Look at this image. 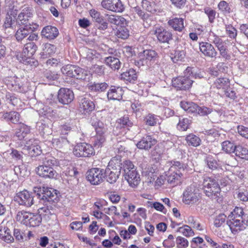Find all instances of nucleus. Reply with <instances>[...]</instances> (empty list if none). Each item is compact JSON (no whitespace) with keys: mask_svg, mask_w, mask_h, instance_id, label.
<instances>
[{"mask_svg":"<svg viewBox=\"0 0 248 248\" xmlns=\"http://www.w3.org/2000/svg\"><path fill=\"white\" fill-rule=\"evenodd\" d=\"M203 190L205 195L217 202L221 200L220 187L217 180L212 177L204 176L202 183Z\"/></svg>","mask_w":248,"mask_h":248,"instance_id":"obj_1","label":"nucleus"},{"mask_svg":"<svg viewBox=\"0 0 248 248\" xmlns=\"http://www.w3.org/2000/svg\"><path fill=\"white\" fill-rule=\"evenodd\" d=\"M186 168V166L183 163L179 161H173L166 174L168 183L173 186L179 184Z\"/></svg>","mask_w":248,"mask_h":248,"instance_id":"obj_2","label":"nucleus"},{"mask_svg":"<svg viewBox=\"0 0 248 248\" xmlns=\"http://www.w3.org/2000/svg\"><path fill=\"white\" fill-rule=\"evenodd\" d=\"M16 219L21 223L32 227L38 226L42 221V217L40 215L24 211L18 212Z\"/></svg>","mask_w":248,"mask_h":248,"instance_id":"obj_3","label":"nucleus"},{"mask_svg":"<svg viewBox=\"0 0 248 248\" xmlns=\"http://www.w3.org/2000/svg\"><path fill=\"white\" fill-rule=\"evenodd\" d=\"M92 125L94 127L96 133L95 144L101 146L106 140V136L108 134V126L99 121L94 123L93 122Z\"/></svg>","mask_w":248,"mask_h":248,"instance_id":"obj_4","label":"nucleus"},{"mask_svg":"<svg viewBox=\"0 0 248 248\" xmlns=\"http://www.w3.org/2000/svg\"><path fill=\"white\" fill-rule=\"evenodd\" d=\"M104 170L97 168H93L86 173V178L92 185H98L103 182L104 178Z\"/></svg>","mask_w":248,"mask_h":248,"instance_id":"obj_5","label":"nucleus"},{"mask_svg":"<svg viewBox=\"0 0 248 248\" xmlns=\"http://www.w3.org/2000/svg\"><path fill=\"white\" fill-rule=\"evenodd\" d=\"M94 153L93 147L86 143L78 144L73 150L74 154L77 157H90Z\"/></svg>","mask_w":248,"mask_h":248,"instance_id":"obj_6","label":"nucleus"},{"mask_svg":"<svg viewBox=\"0 0 248 248\" xmlns=\"http://www.w3.org/2000/svg\"><path fill=\"white\" fill-rule=\"evenodd\" d=\"M15 202L19 204L31 207L34 203L32 194L26 190L18 192L14 197Z\"/></svg>","mask_w":248,"mask_h":248,"instance_id":"obj_7","label":"nucleus"},{"mask_svg":"<svg viewBox=\"0 0 248 248\" xmlns=\"http://www.w3.org/2000/svg\"><path fill=\"white\" fill-rule=\"evenodd\" d=\"M154 34L160 43L169 44L173 39L172 32L167 30L162 26L155 27L154 30Z\"/></svg>","mask_w":248,"mask_h":248,"instance_id":"obj_8","label":"nucleus"},{"mask_svg":"<svg viewBox=\"0 0 248 248\" xmlns=\"http://www.w3.org/2000/svg\"><path fill=\"white\" fill-rule=\"evenodd\" d=\"M183 201L187 204H194L200 200L198 190L194 187L190 186L184 193Z\"/></svg>","mask_w":248,"mask_h":248,"instance_id":"obj_9","label":"nucleus"},{"mask_svg":"<svg viewBox=\"0 0 248 248\" xmlns=\"http://www.w3.org/2000/svg\"><path fill=\"white\" fill-rule=\"evenodd\" d=\"M193 81L187 77H179L172 80V86L177 90H186L191 86Z\"/></svg>","mask_w":248,"mask_h":248,"instance_id":"obj_10","label":"nucleus"},{"mask_svg":"<svg viewBox=\"0 0 248 248\" xmlns=\"http://www.w3.org/2000/svg\"><path fill=\"white\" fill-rule=\"evenodd\" d=\"M57 98L60 103L68 105L73 100L74 94L69 89L62 88L58 93Z\"/></svg>","mask_w":248,"mask_h":248,"instance_id":"obj_11","label":"nucleus"},{"mask_svg":"<svg viewBox=\"0 0 248 248\" xmlns=\"http://www.w3.org/2000/svg\"><path fill=\"white\" fill-rule=\"evenodd\" d=\"M101 5L108 10L115 12H122L124 9L120 0H103Z\"/></svg>","mask_w":248,"mask_h":248,"instance_id":"obj_12","label":"nucleus"},{"mask_svg":"<svg viewBox=\"0 0 248 248\" xmlns=\"http://www.w3.org/2000/svg\"><path fill=\"white\" fill-rule=\"evenodd\" d=\"M200 52L205 57L209 58H216L217 52L214 46L207 42H201L199 43Z\"/></svg>","mask_w":248,"mask_h":248,"instance_id":"obj_13","label":"nucleus"},{"mask_svg":"<svg viewBox=\"0 0 248 248\" xmlns=\"http://www.w3.org/2000/svg\"><path fill=\"white\" fill-rule=\"evenodd\" d=\"M37 49V46L33 42L25 44L20 56L22 60L27 61L28 59L31 58L35 54Z\"/></svg>","mask_w":248,"mask_h":248,"instance_id":"obj_14","label":"nucleus"},{"mask_svg":"<svg viewBox=\"0 0 248 248\" xmlns=\"http://www.w3.org/2000/svg\"><path fill=\"white\" fill-rule=\"evenodd\" d=\"M39 140L32 138L27 140L25 146L31 155H37L41 153L40 146L38 144Z\"/></svg>","mask_w":248,"mask_h":248,"instance_id":"obj_15","label":"nucleus"},{"mask_svg":"<svg viewBox=\"0 0 248 248\" xmlns=\"http://www.w3.org/2000/svg\"><path fill=\"white\" fill-rule=\"evenodd\" d=\"M156 143V140L155 139L151 136H146L143 137L136 145L139 149L148 150Z\"/></svg>","mask_w":248,"mask_h":248,"instance_id":"obj_16","label":"nucleus"},{"mask_svg":"<svg viewBox=\"0 0 248 248\" xmlns=\"http://www.w3.org/2000/svg\"><path fill=\"white\" fill-rule=\"evenodd\" d=\"M94 104L89 98L83 97L79 100V110L82 113H87L93 111L94 108Z\"/></svg>","mask_w":248,"mask_h":248,"instance_id":"obj_17","label":"nucleus"},{"mask_svg":"<svg viewBox=\"0 0 248 248\" xmlns=\"http://www.w3.org/2000/svg\"><path fill=\"white\" fill-rule=\"evenodd\" d=\"M36 172L40 176L44 178H53L56 175V172L52 167L40 165L36 168Z\"/></svg>","mask_w":248,"mask_h":248,"instance_id":"obj_18","label":"nucleus"},{"mask_svg":"<svg viewBox=\"0 0 248 248\" xmlns=\"http://www.w3.org/2000/svg\"><path fill=\"white\" fill-rule=\"evenodd\" d=\"M168 25L174 31L182 32L185 29L184 19L181 17H174L168 20Z\"/></svg>","mask_w":248,"mask_h":248,"instance_id":"obj_19","label":"nucleus"},{"mask_svg":"<svg viewBox=\"0 0 248 248\" xmlns=\"http://www.w3.org/2000/svg\"><path fill=\"white\" fill-rule=\"evenodd\" d=\"M158 57L156 52L152 49H146L139 54L140 61L143 62L155 61Z\"/></svg>","mask_w":248,"mask_h":248,"instance_id":"obj_20","label":"nucleus"},{"mask_svg":"<svg viewBox=\"0 0 248 248\" xmlns=\"http://www.w3.org/2000/svg\"><path fill=\"white\" fill-rule=\"evenodd\" d=\"M124 178L132 187L137 186L140 182V176L136 170H133L131 172L124 174Z\"/></svg>","mask_w":248,"mask_h":248,"instance_id":"obj_21","label":"nucleus"},{"mask_svg":"<svg viewBox=\"0 0 248 248\" xmlns=\"http://www.w3.org/2000/svg\"><path fill=\"white\" fill-rule=\"evenodd\" d=\"M41 34L43 36L49 40H53L56 38L59 35V31L54 26H47L43 29Z\"/></svg>","mask_w":248,"mask_h":248,"instance_id":"obj_22","label":"nucleus"},{"mask_svg":"<svg viewBox=\"0 0 248 248\" xmlns=\"http://www.w3.org/2000/svg\"><path fill=\"white\" fill-rule=\"evenodd\" d=\"M32 16L31 9L30 7L24 8L21 13L18 15L17 22L19 25H27L29 21V18Z\"/></svg>","mask_w":248,"mask_h":248,"instance_id":"obj_23","label":"nucleus"},{"mask_svg":"<svg viewBox=\"0 0 248 248\" xmlns=\"http://www.w3.org/2000/svg\"><path fill=\"white\" fill-rule=\"evenodd\" d=\"M41 200L50 203L58 201V195L56 191L53 188L46 187Z\"/></svg>","mask_w":248,"mask_h":248,"instance_id":"obj_24","label":"nucleus"},{"mask_svg":"<svg viewBox=\"0 0 248 248\" xmlns=\"http://www.w3.org/2000/svg\"><path fill=\"white\" fill-rule=\"evenodd\" d=\"M30 127L23 123H20L16 128V136L19 140H23L30 133Z\"/></svg>","mask_w":248,"mask_h":248,"instance_id":"obj_25","label":"nucleus"},{"mask_svg":"<svg viewBox=\"0 0 248 248\" xmlns=\"http://www.w3.org/2000/svg\"><path fill=\"white\" fill-rule=\"evenodd\" d=\"M227 221V224L230 227L232 231L238 230H241V227L243 225L242 220L243 219L238 218H235L232 216H229Z\"/></svg>","mask_w":248,"mask_h":248,"instance_id":"obj_26","label":"nucleus"},{"mask_svg":"<svg viewBox=\"0 0 248 248\" xmlns=\"http://www.w3.org/2000/svg\"><path fill=\"white\" fill-rule=\"evenodd\" d=\"M142 173L143 175L147 176L148 178H150V181H151L152 179L154 180V177L156 176L158 170L155 166L145 165L142 164L141 165Z\"/></svg>","mask_w":248,"mask_h":248,"instance_id":"obj_27","label":"nucleus"},{"mask_svg":"<svg viewBox=\"0 0 248 248\" xmlns=\"http://www.w3.org/2000/svg\"><path fill=\"white\" fill-rule=\"evenodd\" d=\"M37 111L41 117H44L48 119L53 118L55 114L52 108L43 104L40 105V108Z\"/></svg>","mask_w":248,"mask_h":248,"instance_id":"obj_28","label":"nucleus"},{"mask_svg":"<svg viewBox=\"0 0 248 248\" xmlns=\"http://www.w3.org/2000/svg\"><path fill=\"white\" fill-rule=\"evenodd\" d=\"M123 91L121 88L111 87L108 92L107 96L108 99L120 100L122 99Z\"/></svg>","mask_w":248,"mask_h":248,"instance_id":"obj_29","label":"nucleus"},{"mask_svg":"<svg viewBox=\"0 0 248 248\" xmlns=\"http://www.w3.org/2000/svg\"><path fill=\"white\" fill-rule=\"evenodd\" d=\"M107 19L109 23L118 26H124L126 25V20L122 16L107 15Z\"/></svg>","mask_w":248,"mask_h":248,"instance_id":"obj_30","label":"nucleus"},{"mask_svg":"<svg viewBox=\"0 0 248 248\" xmlns=\"http://www.w3.org/2000/svg\"><path fill=\"white\" fill-rule=\"evenodd\" d=\"M122 79L128 82H134L137 78L136 71L133 69H130L126 72H124L121 75Z\"/></svg>","mask_w":248,"mask_h":248,"instance_id":"obj_31","label":"nucleus"},{"mask_svg":"<svg viewBox=\"0 0 248 248\" xmlns=\"http://www.w3.org/2000/svg\"><path fill=\"white\" fill-rule=\"evenodd\" d=\"M56 47L54 45L46 43L44 45L43 51L41 53V57L43 59L47 58L55 52Z\"/></svg>","mask_w":248,"mask_h":248,"instance_id":"obj_32","label":"nucleus"},{"mask_svg":"<svg viewBox=\"0 0 248 248\" xmlns=\"http://www.w3.org/2000/svg\"><path fill=\"white\" fill-rule=\"evenodd\" d=\"M214 85L217 89H221L223 92L224 90L229 89L230 81L226 78H219L214 81Z\"/></svg>","mask_w":248,"mask_h":248,"instance_id":"obj_33","label":"nucleus"},{"mask_svg":"<svg viewBox=\"0 0 248 248\" xmlns=\"http://www.w3.org/2000/svg\"><path fill=\"white\" fill-rule=\"evenodd\" d=\"M52 144L56 148L62 149L67 147L69 141L66 139L62 137L55 138L52 139Z\"/></svg>","mask_w":248,"mask_h":248,"instance_id":"obj_34","label":"nucleus"},{"mask_svg":"<svg viewBox=\"0 0 248 248\" xmlns=\"http://www.w3.org/2000/svg\"><path fill=\"white\" fill-rule=\"evenodd\" d=\"M0 238L7 243H11L14 240L10 230L6 227L0 229Z\"/></svg>","mask_w":248,"mask_h":248,"instance_id":"obj_35","label":"nucleus"},{"mask_svg":"<svg viewBox=\"0 0 248 248\" xmlns=\"http://www.w3.org/2000/svg\"><path fill=\"white\" fill-rule=\"evenodd\" d=\"M233 153L240 158L248 160V150L241 145L236 146Z\"/></svg>","mask_w":248,"mask_h":248,"instance_id":"obj_36","label":"nucleus"},{"mask_svg":"<svg viewBox=\"0 0 248 248\" xmlns=\"http://www.w3.org/2000/svg\"><path fill=\"white\" fill-rule=\"evenodd\" d=\"M29 34H30L28 26L25 25L24 27L20 28L17 30L15 34V37L18 41H21Z\"/></svg>","mask_w":248,"mask_h":248,"instance_id":"obj_37","label":"nucleus"},{"mask_svg":"<svg viewBox=\"0 0 248 248\" xmlns=\"http://www.w3.org/2000/svg\"><path fill=\"white\" fill-rule=\"evenodd\" d=\"M186 140L188 145L197 147L200 145L201 139L198 136L190 134L186 137Z\"/></svg>","mask_w":248,"mask_h":248,"instance_id":"obj_38","label":"nucleus"},{"mask_svg":"<svg viewBox=\"0 0 248 248\" xmlns=\"http://www.w3.org/2000/svg\"><path fill=\"white\" fill-rule=\"evenodd\" d=\"M222 150L227 154L233 153L236 145L229 140L223 141L221 144Z\"/></svg>","mask_w":248,"mask_h":248,"instance_id":"obj_39","label":"nucleus"},{"mask_svg":"<svg viewBox=\"0 0 248 248\" xmlns=\"http://www.w3.org/2000/svg\"><path fill=\"white\" fill-rule=\"evenodd\" d=\"M190 124L191 121L188 119L186 118H180L177 128L180 131H186L189 128Z\"/></svg>","mask_w":248,"mask_h":248,"instance_id":"obj_40","label":"nucleus"},{"mask_svg":"<svg viewBox=\"0 0 248 248\" xmlns=\"http://www.w3.org/2000/svg\"><path fill=\"white\" fill-rule=\"evenodd\" d=\"M219 52V54L221 56L224 58L226 60H233V58L234 57V55L233 54H231L228 53V50L227 49V46L226 44L220 46L218 48H217Z\"/></svg>","mask_w":248,"mask_h":248,"instance_id":"obj_41","label":"nucleus"},{"mask_svg":"<svg viewBox=\"0 0 248 248\" xmlns=\"http://www.w3.org/2000/svg\"><path fill=\"white\" fill-rule=\"evenodd\" d=\"M115 35L119 38L126 39L129 36V31L125 26H121L117 30Z\"/></svg>","mask_w":248,"mask_h":248,"instance_id":"obj_42","label":"nucleus"},{"mask_svg":"<svg viewBox=\"0 0 248 248\" xmlns=\"http://www.w3.org/2000/svg\"><path fill=\"white\" fill-rule=\"evenodd\" d=\"M204 161L209 169L212 170L217 169L219 166V165L217 161L215 159H214L212 156H207L205 159Z\"/></svg>","mask_w":248,"mask_h":248,"instance_id":"obj_43","label":"nucleus"},{"mask_svg":"<svg viewBox=\"0 0 248 248\" xmlns=\"http://www.w3.org/2000/svg\"><path fill=\"white\" fill-rule=\"evenodd\" d=\"M108 86V84L105 82L101 83H94L89 85V89L94 92H103L107 88Z\"/></svg>","mask_w":248,"mask_h":248,"instance_id":"obj_44","label":"nucleus"},{"mask_svg":"<svg viewBox=\"0 0 248 248\" xmlns=\"http://www.w3.org/2000/svg\"><path fill=\"white\" fill-rule=\"evenodd\" d=\"M217 7L219 10L224 14H229L231 11L229 4L225 0L220 1L218 4Z\"/></svg>","mask_w":248,"mask_h":248,"instance_id":"obj_45","label":"nucleus"},{"mask_svg":"<svg viewBox=\"0 0 248 248\" xmlns=\"http://www.w3.org/2000/svg\"><path fill=\"white\" fill-rule=\"evenodd\" d=\"M108 167L115 168V169L121 170V160L119 157H113L109 162Z\"/></svg>","mask_w":248,"mask_h":248,"instance_id":"obj_46","label":"nucleus"},{"mask_svg":"<svg viewBox=\"0 0 248 248\" xmlns=\"http://www.w3.org/2000/svg\"><path fill=\"white\" fill-rule=\"evenodd\" d=\"M89 14L96 22L101 23L104 20V17L101 15L100 13L94 9H91L89 11Z\"/></svg>","mask_w":248,"mask_h":248,"instance_id":"obj_47","label":"nucleus"},{"mask_svg":"<svg viewBox=\"0 0 248 248\" xmlns=\"http://www.w3.org/2000/svg\"><path fill=\"white\" fill-rule=\"evenodd\" d=\"M178 232L182 233L186 237L192 236L194 233L191 228L188 225H184L182 227H179L177 230Z\"/></svg>","mask_w":248,"mask_h":248,"instance_id":"obj_48","label":"nucleus"},{"mask_svg":"<svg viewBox=\"0 0 248 248\" xmlns=\"http://www.w3.org/2000/svg\"><path fill=\"white\" fill-rule=\"evenodd\" d=\"M58 165V161L52 156H48L45 157L43 161V164L44 166L47 167H53Z\"/></svg>","mask_w":248,"mask_h":248,"instance_id":"obj_49","label":"nucleus"},{"mask_svg":"<svg viewBox=\"0 0 248 248\" xmlns=\"http://www.w3.org/2000/svg\"><path fill=\"white\" fill-rule=\"evenodd\" d=\"M186 56L184 51H175L171 57V59L173 62H178L179 61H183Z\"/></svg>","mask_w":248,"mask_h":248,"instance_id":"obj_50","label":"nucleus"},{"mask_svg":"<svg viewBox=\"0 0 248 248\" xmlns=\"http://www.w3.org/2000/svg\"><path fill=\"white\" fill-rule=\"evenodd\" d=\"M117 127H124L126 126H131L132 123L127 116H124L119 119L117 122Z\"/></svg>","mask_w":248,"mask_h":248,"instance_id":"obj_51","label":"nucleus"},{"mask_svg":"<svg viewBox=\"0 0 248 248\" xmlns=\"http://www.w3.org/2000/svg\"><path fill=\"white\" fill-rule=\"evenodd\" d=\"M204 11L208 17L209 22L211 23H213L216 18V11L210 7H205L204 9Z\"/></svg>","mask_w":248,"mask_h":248,"instance_id":"obj_52","label":"nucleus"},{"mask_svg":"<svg viewBox=\"0 0 248 248\" xmlns=\"http://www.w3.org/2000/svg\"><path fill=\"white\" fill-rule=\"evenodd\" d=\"M147 124L150 126L155 125L159 122L158 117L153 114L148 115L145 118Z\"/></svg>","mask_w":248,"mask_h":248,"instance_id":"obj_53","label":"nucleus"},{"mask_svg":"<svg viewBox=\"0 0 248 248\" xmlns=\"http://www.w3.org/2000/svg\"><path fill=\"white\" fill-rule=\"evenodd\" d=\"M225 30L229 37L235 39L237 36V30L232 25H227L225 26Z\"/></svg>","mask_w":248,"mask_h":248,"instance_id":"obj_54","label":"nucleus"},{"mask_svg":"<svg viewBox=\"0 0 248 248\" xmlns=\"http://www.w3.org/2000/svg\"><path fill=\"white\" fill-rule=\"evenodd\" d=\"M104 172L106 174L107 181L110 184L115 183L120 175V174H117L116 172L115 173L114 172L107 171L106 170Z\"/></svg>","mask_w":248,"mask_h":248,"instance_id":"obj_55","label":"nucleus"},{"mask_svg":"<svg viewBox=\"0 0 248 248\" xmlns=\"http://www.w3.org/2000/svg\"><path fill=\"white\" fill-rule=\"evenodd\" d=\"M210 36H213L214 38L212 39L213 43L215 44L217 48L226 44V42L223 41L215 33H212L210 34Z\"/></svg>","mask_w":248,"mask_h":248,"instance_id":"obj_56","label":"nucleus"},{"mask_svg":"<svg viewBox=\"0 0 248 248\" xmlns=\"http://www.w3.org/2000/svg\"><path fill=\"white\" fill-rule=\"evenodd\" d=\"M226 219V216L224 214H220L216 217L214 221V225L216 227H219L224 223Z\"/></svg>","mask_w":248,"mask_h":248,"instance_id":"obj_57","label":"nucleus"},{"mask_svg":"<svg viewBox=\"0 0 248 248\" xmlns=\"http://www.w3.org/2000/svg\"><path fill=\"white\" fill-rule=\"evenodd\" d=\"M142 6L143 9L146 11L151 13H154L156 11L155 7L152 5L151 1L148 0H143L142 1Z\"/></svg>","mask_w":248,"mask_h":248,"instance_id":"obj_58","label":"nucleus"},{"mask_svg":"<svg viewBox=\"0 0 248 248\" xmlns=\"http://www.w3.org/2000/svg\"><path fill=\"white\" fill-rule=\"evenodd\" d=\"M222 63H219L216 66V67H212V68H209V73L214 76H217L219 75V72H223L224 70V68L222 67V65H220Z\"/></svg>","mask_w":248,"mask_h":248,"instance_id":"obj_59","label":"nucleus"},{"mask_svg":"<svg viewBox=\"0 0 248 248\" xmlns=\"http://www.w3.org/2000/svg\"><path fill=\"white\" fill-rule=\"evenodd\" d=\"M15 18L9 15H7L5 18L3 27L5 29L12 28V25L15 22Z\"/></svg>","mask_w":248,"mask_h":248,"instance_id":"obj_60","label":"nucleus"},{"mask_svg":"<svg viewBox=\"0 0 248 248\" xmlns=\"http://www.w3.org/2000/svg\"><path fill=\"white\" fill-rule=\"evenodd\" d=\"M176 244L178 248H186L188 246L187 240L181 236L177 237Z\"/></svg>","mask_w":248,"mask_h":248,"instance_id":"obj_61","label":"nucleus"},{"mask_svg":"<svg viewBox=\"0 0 248 248\" xmlns=\"http://www.w3.org/2000/svg\"><path fill=\"white\" fill-rule=\"evenodd\" d=\"M123 169L124 174L131 172L133 170H136L132 162L129 160H126L124 162Z\"/></svg>","mask_w":248,"mask_h":248,"instance_id":"obj_62","label":"nucleus"},{"mask_svg":"<svg viewBox=\"0 0 248 248\" xmlns=\"http://www.w3.org/2000/svg\"><path fill=\"white\" fill-rule=\"evenodd\" d=\"M6 102L13 106H16L19 102V99L11 93H7L6 95Z\"/></svg>","mask_w":248,"mask_h":248,"instance_id":"obj_63","label":"nucleus"},{"mask_svg":"<svg viewBox=\"0 0 248 248\" xmlns=\"http://www.w3.org/2000/svg\"><path fill=\"white\" fill-rule=\"evenodd\" d=\"M76 70V74L74 78L77 79H85L86 76V71H84L82 68L77 66Z\"/></svg>","mask_w":248,"mask_h":248,"instance_id":"obj_64","label":"nucleus"}]
</instances>
